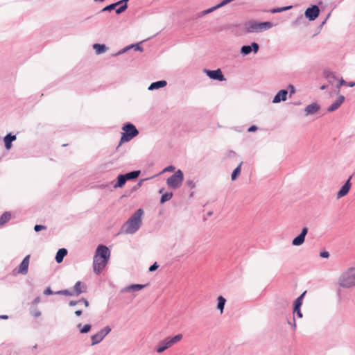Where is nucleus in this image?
I'll return each mask as SVG.
<instances>
[{"mask_svg": "<svg viewBox=\"0 0 355 355\" xmlns=\"http://www.w3.org/2000/svg\"><path fill=\"white\" fill-rule=\"evenodd\" d=\"M225 302H226V300L223 296H219L218 297L217 309L220 311L221 313L223 311Z\"/></svg>", "mask_w": 355, "mask_h": 355, "instance_id": "obj_31", "label": "nucleus"}, {"mask_svg": "<svg viewBox=\"0 0 355 355\" xmlns=\"http://www.w3.org/2000/svg\"><path fill=\"white\" fill-rule=\"evenodd\" d=\"M67 254V250L65 248H60L56 253L55 261L60 263L63 261L64 257Z\"/></svg>", "mask_w": 355, "mask_h": 355, "instance_id": "obj_22", "label": "nucleus"}, {"mask_svg": "<svg viewBox=\"0 0 355 355\" xmlns=\"http://www.w3.org/2000/svg\"><path fill=\"white\" fill-rule=\"evenodd\" d=\"M29 259L30 255H27L24 257L19 266L17 273L22 275H26L28 273Z\"/></svg>", "mask_w": 355, "mask_h": 355, "instance_id": "obj_14", "label": "nucleus"}, {"mask_svg": "<svg viewBox=\"0 0 355 355\" xmlns=\"http://www.w3.org/2000/svg\"><path fill=\"white\" fill-rule=\"evenodd\" d=\"M243 162H241L237 167L233 171L231 178L232 180H235L236 178L240 175L241 171V165Z\"/></svg>", "mask_w": 355, "mask_h": 355, "instance_id": "obj_32", "label": "nucleus"}, {"mask_svg": "<svg viewBox=\"0 0 355 355\" xmlns=\"http://www.w3.org/2000/svg\"><path fill=\"white\" fill-rule=\"evenodd\" d=\"M32 314L35 317H39L41 315V312L38 310H36Z\"/></svg>", "mask_w": 355, "mask_h": 355, "instance_id": "obj_50", "label": "nucleus"}, {"mask_svg": "<svg viewBox=\"0 0 355 355\" xmlns=\"http://www.w3.org/2000/svg\"><path fill=\"white\" fill-rule=\"evenodd\" d=\"M303 19V17L302 15H300L299 17H297V19H296V21L294 22L295 24H297L300 20H302Z\"/></svg>", "mask_w": 355, "mask_h": 355, "instance_id": "obj_55", "label": "nucleus"}, {"mask_svg": "<svg viewBox=\"0 0 355 355\" xmlns=\"http://www.w3.org/2000/svg\"><path fill=\"white\" fill-rule=\"evenodd\" d=\"M166 84L167 83L166 80H159L154 82L150 85V86L148 87V90L158 89L159 88L165 87Z\"/></svg>", "mask_w": 355, "mask_h": 355, "instance_id": "obj_21", "label": "nucleus"}, {"mask_svg": "<svg viewBox=\"0 0 355 355\" xmlns=\"http://www.w3.org/2000/svg\"><path fill=\"white\" fill-rule=\"evenodd\" d=\"M320 107V105L316 103H313L310 105H308L305 109L304 112L306 116L308 115H312L315 114L319 110Z\"/></svg>", "mask_w": 355, "mask_h": 355, "instance_id": "obj_17", "label": "nucleus"}, {"mask_svg": "<svg viewBox=\"0 0 355 355\" xmlns=\"http://www.w3.org/2000/svg\"><path fill=\"white\" fill-rule=\"evenodd\" d=\"M293 314H296L297 317L302 318V313L300 311V307H293Z\"/></svg>", "mask_w": 355, "mask_h": 355, "instance_id": "obj_41", "label": "nucleus"}, {"mask_svg": "<svg viewBox=\"0 0 355 355\" xmlns=\"http://www.w3.org/2000/svg\"><path fill=\"white\" fill-rule=\"evenodd\" d=\"M288 91L282 89L277 92L272 100L273 103H278L281 101H285L287 99Z\"/></svg>", "mask_w": 355, "mask_h": 355, "instance_id": "obj_15", "label": "nucleus"}, {"mask_svg": "<svg viewBox=\"0 0 355 355\" xmlns=\"http://www.w3.org/2000/svg\"><path fill=\"white\" fill-rule=\"evenodd\" d=\"M79 302H78V301L71 300V301L69 302V305L71 306H73L76 305Z\"/></svg>", "mask_w": 355, "mask_h": 355, "instance_id": "obj_51", "label": "nucleus"}, {"mask_svg": "<svg viewBox=\"0 0 355 355\" xmlns=\"http://www.w3.org/2000/svg\"><path fill=\"white\" fill-rule=\"evenodd\" d=\"M145 284H131L121 290L122 293H130L134 291H138L146 287Z\"/></svg>", "mask_w": 355, "mask_h": 355, "instance_id": "obj_18", "label": "nucleus"}, {"mask_svg": "<svg viewBox=\"0 0 355 355\" xmlns=\"http://www.w3.org/2000/svg\"><path fill=\"white\" fill-rule=\"evenodd\" d=\"M272 24L270 21L257 22L256 21H249L245 24V31L248 33L266 31L272 28Z\"/></svg>", "mask_w": 355, "mask_h": 355, "instance_id": "obj_3", "label": "nucleus"}, {"mask_svg": "<svg viewBox=\"0 0 355 355\" xmlns=\"http://www.w3.org/2000/svg\"><path fill=\"white\" fill-rule=\"evenodd\" d=\"M182 334H179L173 337H167L164 338V340L159 342L156 347V352L159 354L162 353L167 349L171 347L173 345L180 342L182 339Z\"/></svg>", "mask_w": 355, "mask_h": 355, "instance_id": "obj_4", "label": "nucleus"}, {"mask_svg": "<svg viewBox=\"0 0 355 355\" xmlns=\"http://www.w3.org/2000/svg\"><path fill=\"white\" fill-rule=\"evenodd\" d=\"M352 178V175H350L348 180L345 182V183L342 186L340 190L338 191L336 194V198L340 199L344 196H345L349 191L352 184L350 182L351 179Z\"/></svg>", "mask_w": 355, "mask_h": 355, "instance_id": "obj_10", "label": "nucleus"}, {"mask_svg": "<svg viewBox=\"0 0 355 355\" xmlns=\"http://www.w3.org/2000/svg\"><path fill=\"white\" fill-rule=\"evenodd\" d=\"M77 328L79 329L80 334H86L90 331L92 325L87 324L84 326H82V324L80 323L77 325Z\"/></svg>", "mask_w": 355, "mask_h": 355, "instance_id": "obj_30", "label": "nucleus"}, {"mask_svg": "<svg viewBox=\"0 0 355 355\" xmlns=\"http://www.w3.org/2000/svg\"><path fill=\"white\" fill-rule=\"evenodd\" d=\"M345 96L340 95L336 101L328 107V112H334L344 102Z\"/></svg>", "mask_w": 355, "mask_h": 355, "instance_id": "obj_16", "label": "nucleus"}, {"mask_svg": "<svg viewBox=\"0 0 355 355\" xmlns=\"http://www.w3.org/2000/svg\"><path fill=\"white\" fill-rule=\"evenodd\" d=\"M8 318V316L7 315H0V319L6 320Z\"/></svg>", "mask_w": 355, "mask_h": 355, "instance_id": "obj_57", "label": "nucleus"}, {"mask_svg": "<svg viewBox=\"0 0 355 355\" xmlns=\"http://www.w3.org/2000/svg\"><path fill=\"white\" fill-rule=\"evenodd\" d=\"M37 345H35L33 346V349H36V348H37Z\"/></svg>", "mask_w": 355, "mask_h": 355, "instance_id": "obj_61", "label": "nucleus"}, {"mask_svg": "<svg viewBox=\"0 0 355 355\" xmlns=\"http://www.w3.org/2000/svg\"><path fill=\"white\" fill-rule=\"evenodd\" d=\"M110 251L105 245H100L96 248L94 257L109 261Z\"/></svg>", "mask_w": 355, "mask_h": 355, "instance_id": "obj_8", "label": "nucleus"}, {"mask_svg": "<svg viewBox=\"0 0 355 355\" xmlns=\"http://www.w3.org/2000/svg\"><path fill=\"white\" fill-rule=\"evenodd\" d=\"M131 48H133L135 49V51H143V48L139 44H132L131 46H126L125 48L119 51L116 55H119V54L123 53L124 52H125L126 51H128V49H130Z\"/></svg>", "mask_w": 355, "mask_h": 355, "instance_id": "obj_25", "label": "nucleus"}, {"mask_svg": "<svg viewBox=\"0 0 355 355\" xmlns=\"http://www.w3.org/2000/svg\"><path fill=\"white\" fill-rule=\"evenodd\" d=\"M139 174H140V171H131V172L128 173L124 175H125L127 180H132V179L137 178V177H139Z\"/></svg>", "mask_w": 355, "mask_h": 355, "instance_id": "obj_33", "label": "nucleus"}, {"mask_svg": "<svg viewBox=\"0 0 355 355\" xmlns=\"http://www.w3.org/2000/svg\"><path fill=\"white\" fill-rule=\"evenodd\" d=\"M306 294V291L302 293L295 301L294 307H300L302 304V300Z\"/></svg>", "mask_w": 355, "mask_h": 355, "instance_id": "obj_34", "label": "nucleus"}, {"mask_svg": "<svg viewBox=\"0 0 355 355\" xmlns=\"http://www.w3.org/2000/svg\"><path fill=\"white\" fill-rule=\"evenodd\" d=\"M10 218H11V214L8 211L4 212L0 216V226L4 225L6 223L9 221Z\"/></svg>", "mask_w": 355, "mask_h": 355, "instance_id": "obj_28", "label": "nucleus"}, {"mask_svg": "<svg viewBox=\"0 0 355 355\" xmlns=\"http://www.w3.org/2000/svg\"><path fill=\"white\" fill-rule=\"evenodd\" d=\"M44 294L46 295H53V294H55V292L52 291V290L51 289L50 287H47L44 291Z\"/></svg>", "mask_w": 355, "mask_h": 355, "instance_id": "obj_43", "label": "nucleus"}, {"mask_svg": "<svg viewBox=\"0 0 355 355\" xmlns=\"http://www.w3.org/2000/svg\"><path fill=\"white\" fill-rule=\"evenodd\" d=\"M205 73L211 79L218 80L219 81L225 80V78L220 69L216 70H205Z\"/></svg>", "mask_w": 355, "mask_h": 355, "instance_id": "obj_13", "label": "nucleus"}, {"mask_svg": "<svg viewBox=\"0 0 355 355\" xmlns=\"http://www.w3.org/2000/svg\"><path fill=\"white\" fill-rule=\"evenodd\" d=\"M93 49L97 54H101L107 51V46L105 44H94Z\"/></svg>", "mask_w": 355, "mask_h": 355, "instance_id": "obj_26", "label": "nucleus"}, {"mask_svg": "<svg viewBox=\"0 0 355 355\" xmlns=\"http://www.w3.org/2000/svg\"><path fill=\"white\" fill-rule=\"evenodd\" d=\"M75 314L77 316H80L82 314V311L81 310H78V311H75Z\"/></svg>", "mask_w": 355, "mask_h": 355, "instance_id": "obj_56", "label": "nucleus"}, {"mask_svg": "<svg viewBox=\"0 0 355 355\" xmlns=\"http://www.w3.org/2000/svg\"><path fill=\"white\" fill-rule=\"evenodd\" d=\"M319 14L320 9L316 5L308 8L304 12L305 17L310 21L315 20L318 17Z\"/></svg>", "mask_w": 355, "mask_h": 355, "instance_id": "obj_9", "label": "nucleus"}, {"mask_svg": "<svg viewBox=\"0 0 355 355\" xmlns=\"http://www.w3.org/2000/svg\"><path fill=\"white\" fill-rule=\"evenodd\" d=\"M55 295H68V296H71L73 295V293L71 291H69V290H61V291H57V292H55Z\"/></svg>", "mask_w": 355, "mask_h": 355, "instance_id": "obj_40", "label": "nucleus"}, {"mask_svg": "<svg viewBox=\"0 0 355 355\" xmlns=\"http://www.w3.org/2000/svg\"><path fill=\"white\" fill-rule=\"evenodd\" d=\"M172 197H173V193H171V192H168V193L163 194L160 199V203L163 204V203L166 202V201H168L169 200H171L172 198Z\"/></svg>", "mask_w": 355, "mask_h": 355, "instance_id": "obj_35", "label": "nucleus"}, {"mask_svg": "<svg viewBox=\"0 0 355 355\" xmlns=\"http://www.w3.org/2000/svg\"><path fill=\"white\" fill-rule=\"evenodd\" d=\"M16 139V136L15 135H12L11 134H8L5 137H4V143H5V146H6V149H10L12 146L11 145V143L15 141Z\"/></svg>", "mask_w": 355, "mask_h": 355, "instance_id": "obj_23", "label": "nucleus"}, {"mask_svg": "<svg viewBox=\"0 0 355 355\" xmlns=\"http://www.w3.org/2000/svg\"><path fill=\"white\" fill-rule=\"evenodd\" d=\"M186 184L191 189H193V188H194L196 187V184H195V182L193 180H187Z\"/></svg>", "mask_w": 355, "mask_h": 355, "instance_id": "obj_45", "label": "nucleus"}, {"mask_svg": "<svg viewBox=\"0 0 355 355\" xmlns=\"http://www.w3.org/2000/svg\"><path fill=\"white\" fill-rule=\"evenodd\" d=\"M326 87H327V86H326V85H322V86L320 87V89L323 90V89H326Z\"/></svg>", "mask_w": 355, "mask_h": 355, "instance_id": "obj_60", "label": "nucleus"}, {"mask_svg": "<svg viewBox=\"0 0 355 355\" xmlns=\"http://www.w3.org/2000/svg\"><path fill=\"white\" fill-rule=\"evenodd\" d=\"M163 190H164L163 189H160L159 193H162L163 191Z\"/></svg>", "mask_w": 355, "mask_h": 355, "instance_id": "obj_62", "label": "nucleus"}, {"mask_svg": "<svg viewBox=\"0 0 355 355\" xmlns=\"http://www.w3.org/2000/svg\"><path fill=\"white\" fill-rule=\"evenodd\" d=\"M143 214L144 210L142 209H138L135 212H134V214L123 225L122 227L123 232L128 234H135L141 225V217Z\"/></svg>", "mask_w": 355, "mask_h": 355, "instance_id": "obj_1", "label": "nucleus"}, {"mask_svg": "<svg viewBox=\"0 0 355 355\" xmlns=\"http://www.w3.org/2000/svg\"><path fill=\"white\" fill-rule=\"evenodd\" d=\"M122 130H123V132L122 133V137L120 140V144L123 142L130 141L139 135L138 130L132 123H130L125 124L122 128Z\"/></svg>", "mask_w": 355, "mask_h": 355, "instance_id": "obj_5", "label": "nucleus"}, {"mask_svg": "<svg viewBox=\"0 0 355 355\" xmlns=\"http://www.w3.org/2000/svg\"><path fill=\"white\" fill-rule=\"evenodd\" d=\"M40 301V299L39 297H36L35 300H34V303L37 304V303H39Z\"/></svg>", "mask_w": 355, "mask_h": 355, "instance_id": "obj_58", "label": "nucleus"}, {"mask_svg": "<svg viewBox=\"0 0 355 355\" xmlns=\"http://www.w3.org/2000/svg\"><path fill=\"white\" fill-rule=\"evenodd\" d=\"M259 44L256 42H252L251 45H244L241 49V53L243 55H247L250 54L252 51L254 53H257L259 51Z\"/></svg>", "mask_w": 355, "mask_h": 355, "instance_id": "obj_11", "label": "nucleus"}, {"mask_svg": "<svg viewBox=\"0 0 355 355\" xmlns=\"http://www.w3.org/2000/svg\"><path fill=\"white\" fill-rule=\"evenodd\" d=\"M46 227L42 225H36L34 227V230L35 232H40L43 230H46Z\"/></svg>", "mask_w": 355, "mask_h": 355, "instance_id": "obj_42", "label": "nucleus"}, {"mask_svg": "<svg viewBox=\"0 0 355 355\" xmlns=\"http://www.w3.org/2000/svg\"><path fill=\"white\" fill-rule=\"evenodd\" d=\"M175 170V167L172 165L171 166H168L167 167H166L163 171H162V173L164 172H172Z\"/></svg>", "mask_w": 355, "mask_h": 355, "instance_id": "obj_44", "label": "nucleus"}, {"mask_svg": "<svg viewBox=\"0 0 355 355\" xmlns=\"http://www.w3.org/2000/svg\"><path fill=\"white\" fill-rule=\"evenodd\" d=\"M127 2L128 1H123V3L120 4L121 6L116 9V14H121L127 9Z\"/></svg>", "mask_w": 355, "mask_h": 355, "instance_id": "obj_38", "label": "nucleus"}, {"mask_svg": "<svg viewBox=\"0 0 355 355\" xmlns=\"http://www.w3.org/2000/svg\"><path fill=\"white\" fill-rule=\"evenodd\" d=\"M111 331V328L109 326L105 327L103 329H101L98 333L101 336L102 338H104Z\"/></svg>", "mask_w": 355, "mask_h": 355, "instance_id": "obj_36", "label": "nucleus"}, {"mask_svg": "<svg viewBox=\"0 0 355 355\" xmlns=\"http://www.w3.org/2000/svg\"><path fill=\"white\" fill-rule=\"evenodd\" d=\"M183 180V173L180 169H178L173 175L167 178L166 184L171 188L178 189L180 187Z\"/></svg>", "mask_w": 355, "mask_h": 355, "instance_id": "obj_6", "label": "nucleus"}, {"mask_svg": "<svg viewBox=\"0 0 355 355\" xmlns=\"http://www.w3.org/2000/svg\"><path fill=\"white\" fill-rule=\"evenodd\" d=\"M288 322L289 324L291 325V327H293V329L294 330L296 329V322H295V317H293L292 322L288 321Z\"/></svg>", "mask_w": 355, "mask_h": 355, "instance_id": "obj_48", "label": "nucleus"}, {"mask_svg": "<svg viewBox=\"0 0 355 355\" xmlns=\"http://www.w3.org/2000/svg\"><path fill=\"white\" fill-rule=\"evenodd\" d=\"M308 227H303L301 233L293 239L292 245L294 246H299L303 244L305 240V236L308 233Z\"/></svg>", "mask_w": 355, "mask_h": 355, "instance_id": "obj_12", "label": "nucleus"}, {"mask_svg": "<svg viewBox=\"0 0 355 355\" xmlns=\"http://www.w3.org/2000/svg\"><path fill=\"white\" fill-rule=\"evenodd\" d=\"M127 181V179L125 176V175H123V174H121L118 176L117 178V182L114 184V188H118V187H123L125 182Z\"/></svg>", "mask_w": 355, "mask_h": 355, "instance_id": "obj_24", "label": "nucleus"}, {"mask_svg": "<svg viewBox=\"0 0 355 355\" xmlns=\"http://www.w3.org/2000/svg\"><path fill=\"white\" fill-rule=\"evenodd\" d=\"M108 261L94 256L93 270L95 274L99 275L105 268Z\"/></svg>", "mask_w": 355, "mask_h": 355, "instance_id": "obj_7", "label": "nucleus"}, {"mask_svg": "<svg viewBox=\"0 0 355 355\" xmlns=\"http://www.w3.org/2000/svg\"><path fill=\"white\" fill-rule=\"evenodd\" d=\"M128 0H121V1H119L116 3H112L110 5H108L107 6H105V8H103L102 9V12H105V11H111L112 10H114L117 6L123 3V1H128Z\"/></svg>", "mask_w": 355, "mask_h": 355, "instance_id": "obj_27", "label": "nucleus"}, {"mask_svg": "<svg viewBox=\"0 0 355 355\" xmlns=\"http://www.w3.org/2000/svg\"><path fill=\"white\" fill-rule=\"evenodd\" d=\"M346 84V81L344 80L343 79V78H341L340 79L339 78V80L336 82V89H337V91H336V93L337 94H339L340 93V87L342 85H344Z\"/></svg>", "mask_w": 355, "mask_h": 355, "instance_id": "obj_39", "label": "nucleus"}, {"mask_svg": "<svg viewBox=\"0 0 355 355\" xmlns=\"http://www.w3.org/2000/svg\"><path fill=\"white\" fill-rule=\"evenodd\" d=\"M345 85H347L348 87H352L355 85V82H346V84Z\"/></svg>", "mask_w": 355, "mask_h": 355, "instance_id": "obj_53", "label": "nucleus"}, {"mask_svg": "<svg viewBox=\"0 0 355 355\" xmlns=\"http://www.w3.org/2000/svg\"><path fill=\"white\" fill-rule=\"evenodd\" d=\"M87 290V286L85 284L81 282L80 281L77 282L74 286L73 291L74 294L76 295H79L80 294L85 293Z\"/></svg>", "mask_w": 355, "mask_h": 355, "instance_id": "obj_19", "label": "nucleus"}, {"mask_svg": "<svg viewBox=\"0 0 355 355\" xmlns=\"http://www.w3.org/2000/svg\"><path fill=\"white\" fill-rule=\"evenodd\" d=\"M291 8H292L291 6H285V7L273 8L270 10V12L272 13L282 12L286 11V10H288L291 9Z\"/></svg>", "mask_w": 355, "mask_h": 355, "instance_id": "obj_37", "label": "nucleus"}, {"mask_svg": "<svg viewBox=\"0 0 355 355\" xmlns=\"http://www.w3.org/2000/svg\"><path fill=\"white\" fill-rule=\"evenodd\" d=\"M78 302H83L86 307L89 306V302L85 298H82L81 300H78Z\"/></svg>", "mask_w": 355, "mask_h": 355, "instance_id": "obj_49", "label": "nucleus"}, {"mask_svg": "<svg viewBox=\"0 0 355 355\" xmlns=\"http://www.w3.org/2000/svg\"><path fill=\"white\" fill-rule=\"evenodd\" d=\"M158 268V265L157 263L155 262L154 263L153 265H151L150 267H149V271L150 272H153V271H155V270H157Z\"/></svg>", "mask_w": 355, "mask_h": 355, "instance_id": "obj_46", "label": "nucleus"}, {"mask_svg": "<svg viewBox=\"0 0 355 355\" xmlns=\"http://www.w3.org/2000/svg\"><path fill=\"white\" fill-rule=\"evenodd\" d=\"M320 255L322 258H328L329 257V253L327 251H322L320 253Z\"/></svg>", "mask_w": 355, "mask_h": 355, "instance_id": "obj_47", "label": "nucleus"}, {"mask_svg": "<svg viewBox=\"0 0 355 355\" xmlns=\"http://www.w3.org/2000/svg\"><path fill=\"white\" fill-rule=\"evenodd\" d=\"M289 88L291 89V95L294 94L295 90V87L292 85H289Z\"/></svg>", "mask_w": 355, "mask_h": 355, "instance_id": "obj_54", "label": "nucleus"}, {"mask_svg": "<svg viewBox=\"0 0 355 355\" xmlns=\"http://www.w3.org/2000/svg\"><path fill=\"white\" fill-rule=\"evenodd\" d=\"M338 285L345 288L355 286V267H350L343 272L338 278Z\"/></svg>", "mask_w": 355, "mask_h": 355, "instance_id": "obj_2", "label": "nucleus"}, {"mask_svg": "<svg viewBox=\"0 0 355 355\" xmlns=\"http://www.w3.org/2000/svg\"><path fill=\"white\" fill-rule=\"evenodd\" d=\"M324 77L327 80L328 83L332 85L339 80V78L337 77L336 74L331 71H325Z\"/></svg>", "mask_w": 355, "mask_h": 355, "instance_id": "obj_20", "label": "nucleus"}, {"mask_svg": "<svg viewBox=\"0 0 355 355\" xmlns=\"http://www.w3.org/2000/svg\"><path fill=\"white\" fill-rule=\"evenodd\" d=\"M257 130V127L255 125H252L248 128V132H253Z\"/></svg>", "mask_w": 355, "mask_h": 355, "instance_id": "obj_52", "label": "nucleus"}, {"mask_svg": "<svg viewBox=\"0 0 355 355\" xmlns=\"http://www.w3.org/2000/svg\"><path fill=\"white\" fill-rule=\"evenodd\" d=\"M103 340V338H102L101 336L99 335V334L97 332L96 334H95L91 336V340H92L91 345L94 346L95 345H97L99 343H101Z\"/></svg>", "mask_w": 355, "mask_h": 355, "instance_id": "obj_29", "label": "nucleus"}, {"mask_svg": "<svg viewBox=\"0 0 355 355\" xmlns=\"http://www.w3.org/2000/svg\"><path fill=\"white\" fill-rule=\"evenodd\" d=\"M144 181V180H141L139 183L137 184V185L135 187V189L140 187L141 185V182Z\"/></svg>", "mask_w": 355, "mask_h": 355, "instance_id": "obj_59", "label": "nucleus"}]
</instances>
